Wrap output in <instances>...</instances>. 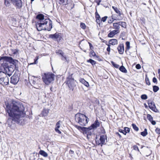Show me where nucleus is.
<instances>
[{"label": "nucleus", "instance_id": "c03bdc74", "mask_svg": "<svg viewBox=\"0 0 160 160\" xmlns=\"http://www.w3.org/2000/svg\"><path fill=\"white\" fill-rule=\"evenodd\" d=\"M90 54L92 55L93 56H96L97 58H98V56L96 55L95 53L94 52L93 50H92L90 52Z\"/></svg>", "mask_w": 160, "mask_h": 160}, {"label": "nucleus", "instance_id": "c85d7f7f", "mask_svg": "<svg viewBox=\"0 0 160 160\" xmlns=\"http://www.w3.org/2000/svg\"><path fill=\"white\" fill-rule=\"evenodd\" d=\"M141 135L143 137H145L148 135L147 130L146 128H145L143 132H142L140 133Z\"/></svg>", "mask_w": 160, "mask_h": 160}, {"label": "nucleus", "instance_id": "a211bd4d", "mask_svg": "<svg viewBox=\"0 0 160 160\" xmlns=\"http://www.w3.org/2000/svg\"><path fill=\"white\" fill-rule=\"evenodd\" d=\"M120 32L119 30H113L108 33V36L110 38L113 37L115 35L119 33Z\"/></svg>", "mask_w": 160, "mask_h": 160}, {"label": "nucleus", "instance_id": "ea45409f", "mask_svg": "<svg viewBox=\"0 0 160 160\" xmlns=\"http://www.w3.org/2000/svg\"><path fill=\"white\" fill-rule=\"evenodd\" d=\"M64 54L62 55L61 56V59L64 61H67V57L65 55H64Z\"/></svg>", "mask_w": 160, "mask_h": 160}, {"label": "nucleus", "instance_id": "680f3d73", "mask_svg": "<svg viewBox=\"0 0 160 160\" xmlns=\"http://www.w3.org/2000/svg\"><path fill=\"white\" fill-rule=\"evenodd\" d=\"M116 135H117L118 136H119L120 138H121V135L118 132H116Z\"/></svg>", "mask_w": 160, "mask_h": 160}, {"label": "nucleus", "instance_id": "4d7b16f0", "mask_svg": "<svg viewBox=\"0 0 160 160\" xmlns=\"http://www.w3.org/2000/svg\"><path fill=\"white\" fill-rule=\"evenodd\" d=\"M152 81L154 83H156L157 82V79L156 78L154 77L152 79Z\"/></svg>", "mask_w": 160, "mask_h": 160}, {"label": "nucleus", "instance_id": "dca6fc26", "mask_svg": "<svg viewBox=\"0 0 160 160\" xmlns=\"http://www.w3.org/2000/svg\"><path fill=\"white\" fill-rule=\"evenodd\" d=\"M148 105L149 108L151 110L155 112H156V110H157V109L156 108L154 103L153 102H149L148 103Z\"/></svg>", "mask_w": 160, "mask_h": 160}, {"label": "nucleus", "instance_id": "4c0bfd02", "mask_svg": "<svg viewBox=\"0 0 160 160\" xmlns=\"http://www.w3.org/2000/svg\"><path fill=\"white\" fill-rule=\"evenodd\" d=\"M12 52L14 54H17L18 52V50L17 49H11Z\"/></svg>", "mask_w": 160, "mask_h": 160}, {"label": "nucleus", "instance_id": "0e129e2a", "mask_svg": "<svg viewBox=\"0 0 160 160\" xmlns=\"http://www.w3.org/2000/svg\"><path fill=\"white\" fill-rule=\"evenodd\" d=\"M111 18H112V19H113V20L115 19V20H118L117 19V18H116H116H114V17H113V15H112V16H111Z\"/></svg>", "mask_w": 160, "mask_h": 160}, {"label": "nucleus", "instance_id": "bf43d9fd", "mask_svg": "<svg viewBox=\"0 0 160 160\" xmlns=\"http://www.w3.org/2000/svg\"><path fill=\"white\" fill-rule=\"evenodd\" d=\"M88 44H89L90 48L91 49H92V48H93V47L92 45L90 42H88Z\"/></svg>", "mask_w": 160, "mask_h": 160}, {"label": "nucleus", "instance_id": "6ab92c4d", "mask_svg": "<svg viewBox=\"0 0 160 160\" xmlns=\"http://www.w3.org/2000/svg\"><path fill=\"white\" fill-rule=\"evenodd\" d=\"M36 19L38 20L37 22H44L43 20L44 19V16L41 14H38L36 16Z\"/></svg>", "mask_w": 160, "mask_h": 160}, {"label": "nucleus", "instance_id": "412c9836", "mask_svg": "<svg viewBox=\"0 0 160 160\" xmlns=\"http://www.w3.org/2000/svg\"><path fill=\"white\" fill-rule=\"evenodd\" d=\"M147 117L152 125H155L156 124L155 121L153 120V118L150 114H148L147 115Z\"/></svg>", "mask_w": 160, "mask_h": 160}, {"label": "nucleus", "instance_id": "7c9ffc66", "mask_svg": "<svg viewBox=\"0 0 160 160\" xmlns=\"http://www.w3.org/2000/svg\"><path fill=\"white\" fill-rule=\"evenodd\" d=\"M119 24L120 26H121L122 27L126 28V23L125 22H119Z\"/></svg>", "mask_w": 160, "mask_h": 160}, {"label": "nucleus", "instance_id": "774afa93", "mask_svg": "<svg viewBox=\"0 0 160 160\" xmlns=\"http://www.w3.org/2000/svg\"><path fill=\"white\" fill-rule=\"evenodd\" d=\"M101 2V0H99V2L98 3V5H99V3Z\"/></svg>", "mask_w": 160, "mask_h": 160}, {"label": "nucleus", "instance_id": "e2e57ef3", "mask_svg": "<svg viewBox=\"0 0 160 160\" xmlns=\"http://www.w3.org/2000/svg\"><path fill=\"white\" fill-rule=\"evenodd\" d=\"M69 153L71 154H72L74 153V152L72 150H70L69 151Z\"/></svg>", "mask_w": 160, "mask_h": 160}, {"label": "nucleus", "instance_id": "c756f323", "mask_svg": "<svg viewBox=\"0 0 160 160\" xmlns=\"http://www.w3.org/2000/svg\"><path fill=\"white\" fill-rule=\"evenodd\" d=\"M68 0H59V3L60 4L66 5L67 4Z\"/></svg>", "mask_w": 160, "mask_h": 160}, {"label": "nucleus", "instance_id": "c9c22d12", "mask_svg": "<svg viewBox=\"0 0 160 160\" xmlns=\"http://www.w3.org/2000/svg\"><path fill=\"white\" fill-rule=\"evenodd\" d=\"M56 76L54 74L51 73V82L54 80Z\"/></svg>", "mask_w": 160, "mask_h": 160}, {"label": "nucleus", "instance_id": "f03ea898", "mask_svg": "<svg viewBox=\"0 0 160 160\" xmlns=\"http://www.w3.org/2000/svg\"><path fill=\"white\" fill-rule=\"evenodd\" d=\"M75 119L77 123L82 126H86L89 121L88 118L85 115L80 113L75 115Z\"/></svg>", "mask_w": 160, "mask_h": 160}, {"label": "nucleus", "instance_id": "5701e85b", "mask_svg": "<svg viewBox=\"0 0 160 160\" xmlns=\"http://www.w3.org/2000/svg\"><path fill=\"white\" fill-rule=\"evenodd\" d=\"M80 82L87 87H88L89 86L88 82L85 81V80L83 78H80Z\"/></svg>", "mask_w": 160, "mask_h": 160}, {"label": "nucleus", "instance_id": "cd10ccee", "mask_svg": "<svg viewBox=\"0 0 160 160\" xmlns=\"http://www.w3.org/2000/svg\"><path fill=\"white\" fill-rule=\"evenodd\" d=\"M39 153L42 156L45 157H47L48 155V154L46 152H45L44 151L42 150L40 151Z\"/></svg>", "mask_w": 160, "mask_h": 160}, {"label": "nucleus", "instance_id": "473e14b6", "mask_svg": "<svg viewBox=\"0 0 160 160\" xmlns=\"http://www.w3.org/2000/svg\"><path fill=\"white\" fill-rule=\"evenodd\" d=\"M124 131H123V132L124 135H126L127 133L129 132L130 131L129 128L128 127L124 128Z\"/></svg>", "mask_w": 160, "mask_h": 160}, {"label": "nucleus", "instance_id": "72a5a7b5", "mask_svg": "<svg viewBox=\"0 0 160 160\" xmlns=\"http://www.w3.org/2000/svg\"><path fill=\"white\" fill-rule=\"evenodd\" d=\"M159 89L158 87L157 86H154L153 87V91L154 92H157Z\"/></svg>", "mask_w": 160, "mask_h": 160}, {"label": "nucleus", "instance_id": "423d86ee", "mask_svg": "<svg viewBox=\"0 0 160 160\" xmlns=\"http://www.w3.org/2000/svg\"><path fill=\"white\" fill-rule=\"evenodd\" d=\"M2 61L7 63L9 62L11 63L15 66L18 63V61L13 59L12 58L8 56L1 57L0 58V62Z\"/></svg>", "mask_w": 160, "mask_h": 160}, {"label": "nucleus", "instance_id": "5fc2aeb1", "mask_svg": "<svg viewBox=\"0 0 160 160\" xmlns=\"http://www.w3.org/2000/svg\"><path fill=\"white\" fill-rule=\"evenodd\" d=\"M55 130L57 132H58L59 134H61V132L58 129H55Z\"/></svg>", "mask_w": 160, "mask_h": 160}, {"label": "nucleus", "instance_id": "9b49d317", "mask_svg": "<svg viewBox=\"0 0 160 160\" xmlns=\"http://www.w3.org/2000/svg\"><path fill=\"white\" fill-rule=\"evenodd\" d=\"M12 3L16 7L17 9H20L22 7V3L21 0H14Z\"/></svg>", "mask_w": 160, "mask_h": 160}, {"label": "nucleus", "instance_id": "69168bd1", "mask_svg": "<svg viewBox=\"0 0 160 160\" xmlns=\"http://www.w3.org/2000/svg\"><path fill=\"white\" fill-rule=\"evenodd\" d=\"M119 131L121 132H122V133H123V131H124V130H119Z\"/></svg>", "mask_w": 160, "mask_h": 160}, {"label": "nucleus", "instance_id": "052dcab7", "mask_svg": "<svg viewBox=\"0 0 160 160\" xmlns=\"http://www.w3.org/2000/svg\"><path fill=\"white\" fill-rule=\"evenodd\" d=\"M96 22L98 24H100L101 22L100 19H96Z\"/></svg>", "mask_w": 160, "mask_h": 160}, {"label": "nucleus", "instance_id": "338daca9", "mask_svg": "<svg viewBox=\"0 0 160 160\" xmlns=\"http://www.w3.org/2000/svg\"><path fill=\"white\" fill-rule=\"evenodd\" d=\"M158 72L159 74V75L160 76V69H159L158 70Z\"/></svg>", "mask_w": 160, "mask_h": 160}, {"label": "nucleus", "instance_id": "4468645a", "mask_svg": "<svg viewBox=\"0 0 160 160\" xmlns=\"http://www.w3.org/2000/svg\"><path fill=\"white\" fill-rule=\"evenodd\" d=\"M107 139V136L104 135H101L100 136V140L101 142V146H102L103 144H105V140Z\"/></svg>", "mask_w": 160, "mask_h": 160}, {"label": "nucleus", "instance_id": "f704fd0d", "mask_svg": "<svg viewBox=\"0 0 160 160\" xmlns=\"http://www.w3.org/2000/svg\"><path fill=\"white\" fill-rule=\"evenodd\" d=\"M132 126L133 129L136 131H138L139 130L138 128L136 126V125L134 124H132Z\"/></svg>", "mask_w": 160, "mask_h": 160}, {"label": "nucleus", "instance_id": "aec40b11", "mask_svg": "<svg viewBox=\"0 0 160 160\" xmlns=\"http://www.w3.org/2000/svg\"><path fill=\"white\" fill-rule=\"evenodd\" d=\"M49 109H44L40 115V116H47L49 112Z\"/></svg>", "mask_w": 160, "mask_h": 160}, {"label": "nucleus", "instance_id": "e433bc0d", "mask_svg": "<svg viewBox=\"0 0 160 160\" xmlns=\"http://www.w3.org/2000/svg\"><path fill=\"white\" fill-rule=\"evenodd\" d=\"M61 123V121H58L56 124V127L55 129H58L59 128Z\"/></svg>", "mask_w": 160, "mask_h": 160}, {"label": "nucleus", "instance_id": "393cba45", "mask_svg": "<svg viewBox=\"0 0 160 160\" xmlns=\"http://www.w3.org/2000/svg\"><path fill=\"white\" fill-rule=\"evenodd\" d=\"M76 127L80 131H88V129H87L88 128H86L84 127H81L80 126L78 125H76Z\"/></svg>", "mask_w": 160, "mask_h": 160}, {"label": "nucleus", "instance_id": "ddd939ff", "mask_svg": "<svg viewBox=\"0 0 160 160\" xmlns=\"http://www.w3.org/2000/svg\"><path fill=\"white\" fill-rule=\"evenodd\" d=\"M19 81V78L17 75H14L11 78L10 82L14 84H17Z\"/></svg>", "mask_w": 160, "mask_h": 160}, {"label": "nucleus", "instance_id": "2f4dec72", "mask_svg": "<svg viewBox=\"0 0 160 160\" xmlns=\"http://www.w3.org/2000/svg\"><path fill=\"white\" fill-rule=\"evenodd\" d=\"M87 62H88L90 63L92 65H93L95 64L96 63V61L92 60L91 59H89L87 61Z\"/></svg>", "mask_w": 160, "mask_h": 160}, {"label": "nucleus", "instance_id": "37998d69", "mask_svg": "<svg viewBox=\"0 0 160 160\" xmlns=\"http://www.w3.org/2000/svg\"><path fill=\"white\" fill-rule=\"evenodd\" d=\"M80 27L82 28L85 29L86 28V26L84 23L81 22L80 23Z\"/></svg>", "mask_w": 160, "mask_h": 160}, {"label": "nucleus", "instance_id": "6e6d98bb", "mask_svg": "<svg viewBox=\"0 0 160 160\" xmlns=\"http://www.w3.org/2000/svg\"><path fill=\"white\" fill-rule=\"evenodd\" d=\"M156 132L157 133L160 134V129L159 128H157L156 130Z\"/></svg>", "mask_w": 160, "mask_h": 160}, {"label": "nucleus", "instance_id": "9d476101", "mask_svg": "<svg viewBox=\"0 0 160 160\" xmlns=\"http://www.w3.org/2000/svg\"><path fill=\"white\" fill-rule=\"evenodd\" d=\"M112 8L114 10L116 13L118 14L117 17V19L118 20H121L123 19V17L122 16V14L121 13V11L118 8L114 6L112 7Z\"/></svg>", "mask_w": 160, "mask_h": 160}, {"label": "nucleus", "instance_id": "58836bf2", "mask_svg": "<svg viewBox=\"0 0 160 160\" xmlns=\"http://www.w3.org/2000/svg\"><path fill=\"white\" fill-rule=\"evenodd\" d=\"M126 50H128L130 48V42H126Z\"/></svg>", "mask_w": 160, "mask_h": 160}, {"label": "nucleus", "instance_id": "0eeeda50", "mask_svg": "<svg viewBox=\"0 0 160 160\" xmlns=\"http://www.w3.org/2000/svg\"><path fill=\"white\" fill-rule=\"evenodd\" d=\"M47 20V19H45L44 22H36V26L38 31H41L42 30L46 29V28L44 27V26L48 22Z\"/></svg>", "mask_w": 160, "mask_h": 160}, {"label": "nucleus", "instance_id": "1a4fd4ad", "mask_svg": "<svg viewBox=\"0 0 160 160\" xmlns=\"http://www.w3.org/2000/svg\"><path fill=\"white\" fill-rule=\"evenodd\" d=\"M40 78L38 77H35L33 76H31L28 77L29 82L32 85L35 86L38 82Z\"/></svg>", "mask_w": 160, "mask_h": 160}, {"label": "nucleus", "instance_id": "a878e982", "mask_svg": "<svg viewBox=\"0 0 160 160\" xmlns=\"http://www.w3.org/2000/svg\"><path fill=\"white\" fill-rule=\"evenodd\" d=\"M109 43L112 45H115L118 44V40L115 39H112L109 40Z\"/></svg>", "mask_w": 160, "mask_h": 160}, {"label": "nucleus", "instance_id": "4be33fe9", "mask_svg": "<svg viewBox=\"0 0 160 160\" xmlns=\"http://www.w3.org/2000/svg\"><path fill=\"white\" fill-rule=\"evenodd\" d=\"M113 28L115 29V30H119V29L120 28V26L119 25V22H117L116 23H113Z\"/></svg>", "mask_w": 160, "mask_h": 160}, {"label": "nucleus", "instance_id": "7ed1b4c3", "mask_svg": "<svg viewBox=\"0 0 160 160\" xmlns=\"http://www.w3.org/2000/svg\"><path fill=\"white\" fill-rule=\"evenodd\" d=\"M2 66L3 68L4 71V72L6 75H7L9 77L12 75L14 71V70L12 67L9 66L8 63L3 62L2 64Z\"/></svg>", "mask_w": 160, "mask_h": 160}, {"label": "nucleus", "instance_id": "b1692460", "mask_svg": "<svg viewBox=\"0 0 160 160\" xmlns=\"http://www.w3.org/2000/svg\"><path fill=\"white\" fill-rule=\"evenodd\" d=\"M14 0H4L5 5L6 7H9L11 5V3H12Z\"/></svg>", "mask_w": 160, "mask_h": 160}, {"label": "nucleus", "instance_id": "2eb2a0df", "mask_svg": "<svg viewBox=\"0 0 160 160\" xmlns=\"http://www.w3.org/2000/svg\"><path fill=\"white\" fill-rule=\"evenodd\" d=\"M119 54H122L124 51V45L123 44H120L117 48Z\"/></svg>", "mask_w": 160, "mask_h": 160}, {"label": "nucleus", "instance_id": "3c124183", "mask_svg": "<svg viewBox=\"0 0 160 160\" xmlns=\"http://www.w3.org/2000/svg\"><path fill=\"white\" fill-rule=\"evenodd\" d=\"M114 20H115V19L113 20L112 19H110L108 20V22L109 23H111L114 21Z\"/></svg>", "mask_w": 160, "mask_h": 160}, {"label": "nucleus", "instance_id": "de8ad7c7", "mask_svg": "<svg viewBox=\"0 0 160 160\" xmlns=\"http://www.w3.org/2000/svg\"><path fill=\"white\" fill-rule=\"evenodd\" d=\"M108 18V17L107 16H105L102 18L101 19V21L103 22H105L107 18Z\"/></svg>", "mask_w": 160, "mask_h": 160}, {"label": "nucleus", "instance_id": "f8f14e48", "mask_svg": "<svg viewBox=\"0 0 160 160\" xmlns=\"http://www.w3.org/2000/svg\"><path fill=\"white\" fill-rule=\"evenodd\" d=\"M99 122L98 120H96L94 123L91 126L88 128L87 129H88V131H89L92 129L96 128L99 126Z\"/></svg>", "mask_w": 160, "mask_h": 160}, {"label": "nucleus", "instance_id": "603ef678", "mask_svg": "<svg viewBox=\"0 0 160 160\" xmlns=\"http://www.w3.org/2000/svg\"><path fill=\"white\" fill-rule=\"evenodd\" d=\"M133 148L135 150H137L138 151H139L138 148L137 146H136V145L134 146H133Z\"/></svg>", "mask_w": 160, "mask_h": 160}, {"label": "nucleus", "instance_id": "49530a36", "mask_svg": "<svg viewBox=\"0 0 160 160\" xmlns=\"http://www.w3.org/2000/svg\"><path fill=\"white\" fill-rule=\"evenodd\" d=\"M39 58V57L38 56H37L36 57V58H35V59H34V63H33L32 64H37V63H38V60Z\"/></svg>", "mask_w": 160, "mask_h": 160}, {"label": "nucleus", "instance_id": "13d9d810", "mask_svg": "<svg viewBox=\"0 0 160 160\" xmlns=\"http://www.w3.org/2000/svg\"><path fill=\"white\" fill-rule=\"evenodd\" d=\"M107 50L109 52H110V47L109 45H108V47L107 48Z\"/></svg>", "mask_w": 160, "mask_h": 160}, {"label": "nucleus", "instance_id": "a18cd8bd", "mask_svg": "<svg viewBox=\"0 0 160 160\" xmlns=\"http://www.w3.org/2000/svg\"><path fill=\"white\" fill-rule=\"evenodd\" d=\"M148 98L146 94H143L141 96V98L142 99L146 100Z\"/></svg>", "mask_w": 160, "mask_h": 160}, {"label": "nucleus", "instance_id": "39448f33", "mask_svg": "<svg viewBox=\"0 0 160 160\" xmlns=\"http://www.w3.org/2000/svg\"><path fill=\"white\" fill-rule=\"evenodd\" d=\"M9 83V78L4 72L0 71V84L6 85Z\"/></svg>", "mask_w": 160, "mask_h": 160}, {"label": "nucleus", "instance_id": "20e7f679", "mask_svg": "<svg viewBox=\"0 0 160 160\" xmlns=\"http://www.w3.org/2000/svg\"><path fill=\"white\" fill-rule=\"evenodd\" d=\"M72 74L71 75H69L67 78L66 81V84L70 89L73 90L74 88L76 85V82L74 80L73 78L72 77Z\"/></svg>", "mask_w": 160, "mask_h": 160}, {"label": "nucleus", "instance_id": "864d4df0", "mask_svg": "<svg viewBox=\"0 0 160 160\" xmlns=\"http://www.w3.org/2000/svg\"><path fill=\"white\" fill-rule=\"evenodd\" d=\"M95 18L96 19H101L100 17L98 14V15L96 14V15L95 16Z\"/></svg>", "mask_w": 160, "mask_h": 160}, {"label": "nucleus", "instance_id": "f257e3e1", "mask_svg": "<svg viewBox=\"0 0 160 160\" xmlns=\"http://www.w3.org/2000/svg\"><path fill=\"white\" fill-rule=\"evenodd\" d=\"M5 111L9 117L7 120V123L11 128H13L16 123L21 124L22 118L26 115L23 105L15 101L8 103Z\"/></svg>", "mask_w": 160, "mask_h": 160}, {"label": "nucleus", "instance_id": "bb28decb", "mask_svg": "<svg viewBox=\"0 0 160 160\" xmlns=\"http://www.w3.org/2000/svg\"><path fill=\"white\" fill-rule=\"evenodd\" d=\"M119 69L121 72L123 73H126L127 72V70L123 66H122L120 67Z\"/></svg>", "mask_w": 160, "mask_h": 160}, {"label": "nucleus", "instance_id": "f3484780", "mask_svg": "<svg viewBox=\"0 0 160 160\" xmlns=\"http://www.w3.org/2000/svg\"><path fill=\"white\" fill-rule=\"evenodd\" d=\"M60 38L61 36L59 33H56L54 34H51V38L56 41H58V39H60Z\"/></svg>", "mask_w": 160, "mask_h": 160}, {"label": "nucleus", "instance_id": "79ce46f5", "mask_svg": "<svg viewBox=\"0 0 160 160\" xmlns=\"http://www.w3.org/2000/svg\"><path fill=\"white\" fill-rule=\"evenodd\" d=\"M111 62L113 66L115 68H119V65L113 62Z\"/></svg>", "mask_w": 160, "mask_h": 160}, {"label": "nucleus", "instance_id": "8fccbe9b", "mask_svg": "<svg viewBox=\"0 0 160 160\" xmlns=\"http://www.w3.org/2000/svg\"><path fill=\"white\" fill-rule=\"evenodd\" d=\"M136 68L137 69H139L141 68V66L140 64H138L136 65Z\"/></svg>", "mask_w": 160, "mask_h": 160}, {"label": "nucleus", "instance_id": "6e6552de", "mask_svg": "<svg viewBox=\"0 0 160 160\" xmlns=\"http://www.w3.org/2000/svg\"><path fill=\"white\" fill-rule=\"evenodd\" d=\"M42 80L46 85L50 84V73L49 72L44 73L42 75Z\"/></svg>", "mask_w": 160, "mask_h": 160}, {"label": "nucleus", "instance_id": "09e8293b", "mask_svg": "<svg viewBox=\"0 0 160 160\" xmlns=\"http://www.w3.org/2000/svg\"><path fill=\"white\" fill-rule=\"evenodd\" d=\"M146 83L147 85H150V82L148 78H146Z\"/></svg>", "mask_w": 160, "mask_h": 160}, {"label": "nucleus", "instance_id": "a19ab883", "mask_svg": "<svg viewBox=\"0 0 160 160\" xmlns=\"http://www.w3.org/2000/svg\"><path fill=\"white\" fill-rule=\"evenodd\" d=\"M56 52L57 54H60L61 55L62 54H64L63 52L62 51L60 50H57Z\"/></svg>", "mask_w": 160, "mask_h": 160}]
</instances>
